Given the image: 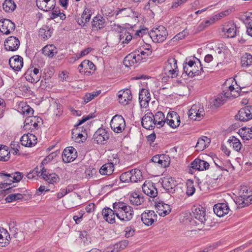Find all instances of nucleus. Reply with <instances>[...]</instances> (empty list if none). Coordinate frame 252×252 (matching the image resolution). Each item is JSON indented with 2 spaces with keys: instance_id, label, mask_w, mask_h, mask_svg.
<instances>
[{
  "instance_id": "1",
  "label": "nucleus",
  "mask_w": 252,
  "mask_h": 252,
  "mask_svg": "<svg viewBox=\"0 0 252 252\" xmlns=\"http://www.w3.org/2000/svg\"><path fill=\"white\" fill-rule=\"evenodd\" d=\"M1 177L4 179V183H0V189H1L0 192L1 193L8 195L5 200L7 202H12L22 198L23 195L19 193H12L16 191V189H14V187H10L12 183L19 182L23 177V174L20 172H15L12 173H1L0 174Z\"/></svg>"
},
{
  "instance_id": "2",
  "label": "nucleus",
  "mask_w": 252,
  "mask_h": 252,
  "mask_svg": "<svg viewBox=\"0 0 252 252\" xmlns=\"http://www.w3.org/2000/svg\"><path fill=\"white\" fill-rule=\"evenodd\" d=\"M203 71L200 61L196 58H186L183 63V73L190 77L201 74Z\"/></svg>"
},
{
  "instance_id": "3",
  "label": "nucleus",
  "mask_w": 252,
  "mask_h": 252,
  "mask_svg": "<svg viewBox=\"0 0 252 252\" xmlns=\"http://www.w3.org/2000/svg\"><path fill=\"white\" fill-rule=\"evenodd\" d=\"M113 208L117 213V218L121 221H128L133 216V208L123 202H116L113 203Z\"/></svg>"
},
{
  "instance_id": "4",
  "label": "nucleus",
  "mask_w": 252,
  "mask_h": 252,
  "mask_svg": "<svg viewBox=\"0 0 252 252\" xmlns=\"http://www.w3.org/2000/svg\"><path fill=\"white\" fill-rule=\"evenodd\" d=\"M192 213L194 218L196 220H194V223L198 226L199 230L202 229L205 225L209 226L207 222V216L206 215L205 210L202 207H194Z\"/></svg>"
},
{
  "instance_id": "5",
  "label": "nucleus",
  "mask_w": 252,
  "mask_h": 252,
  "mask_svg": "<svg viewBox=\"0 0 252 252\" xmlns=\"http://www.w3.org/2000/svg\"><path fill=\"white\" fill-rule=\"evenodd\" d=\"M149 35L154 42L160 43L166 39L168 32L164 27L159 26L158 28L152 30Z\"/></svg>"
},
{
  "instance_id": "6",
  "label": "nucleus",
  "mask_w": 252,
  "mask_h": 252,
  "mask_svg": "<svg viewBox=\"0 0 252 252\" xmlns=\"http://www.w3.org/2000/svg\"><path fill=\"white\" fill-rule=\"evenodd\" d=\"M164 73L166 75L171 78H175L178 75V69L177 61L173 57L169 58L165 63L164 68Z\"/></svg>"
},
{
  "instance_id": "7",
  "label": "nucleus",
  "mask_w": 252,
  "mask_h": 252,
  "mask_svg": "<svg viewBox=\"0 0 252 252\" xmlns=\"http://www.w3.org/2000/svg\"><path fill=\"white\" fill-rule=\"evenodd\" d=\"M110 126L115 132L121 133L126 126L124 118L120 115L114 116L110 122Z\"/></svg>"
},
{
  "instance_id": "8",
  "label": "nucleus",
  "mask_w": 252,
  "mask_h": 252,
  "mask_svg": "<svg viewBox=\"0 0 252 252\" xmlns=\"http://www.w3.org/2000/svg\"><path fill=\"white\" fill-rule=\"evenodd\" d=\"M34 60V63L32 64V68H34L33 72L36 77L35 78L32 77V83H36L40 79L41 73H39V70L44 66L45 63L43 59L41 57H39L37 54H35Z\"/></svg>"
},
{
  "instance_id": "9",
  "label": "nucleus",
  "mask_w": 252,
  "mask_h": 252,
  "mask_svg": "<svg viewBox=\"0 0 252 252\" xmlns=\"http://www.w3.org/2000/svg\"><path fill=\"white\" fill-rule=\"evenodd\" d=\"M163 187L170 193H174L181 189L180 185H178L176 181L172 177L164 179Z\"/></svg>"
},
{
  "instance_id": "10",
  "label": "nucleus",
  "mask_w": 252,
  "mask_h": 252,
  "mask_svg": "<svg viewBox=\"0 0 252 252\" xmlns=\"http://www.w3.org/2000/svg\"><path fill=\"white\" fill-rule=\"evenodd\" d=\"M42 178L50 184L54 185L60 181L59 175L55 173H50L47 169L42 167L41 169Z\"/></svg>"
},
{
  "instance_id": "11",
  "label": "nucleus",
  "mask_w": 252,
  "mask_h": 252,
  "mask_svg": "<svg viewBox=\"0 0 252 252\" xmlns=\"http://www.w3.org/2000/svg\"><path fill=\"white\" fill-rule=\"evenodd\" d=\"M109 134L103 128H98L94 133L93 138L97 144H105L109 139Z\"/></svg>"
},
{
  "instance_id": "12",
  "label": "nucleus",
  "mask_w": 252,
  "mask_h": 252,
  "mask_svg": "<svg viewBox=\"0 0 252 252\" xmlns=\"http://www.w3.org/2000/svg\"><path fill=\"white\" fill-rule=\"evenodd\" d=\"M157 218V214L153 210H146L141 214V220L147 226H151Z\"/></svg>"
},
{
  "instance_id": "13",
  "label": "nucleus",
  "mask_w": 252,
  "mask_h": 252,
  "mask_svg": "<svg viewBox=\"0 0 252 252\" xmlns=\"http://www.w3.org/2000/svg\"><path fill=\"white\" fill-rule=\"evenodd\" d=\"M151 99V94L149 90L142 89L139 91V102L141 108H147L149 106Z\"/></svg>"
},
{
  "instance_id": "14",
  "label": "nucleus",
  "mask_w": 252,
  "mask_h": 252,
  "mask_svg": "<svg viewBox=\"0 0 252 252\" xmlns=\"http://www.w3.org/2000/svg\"><path fill=\"white\" fill-rule=\"evenodd\" d=\"M149 45L142 46L133 51L137 58V60L139 61L146 59L148 57L152 54V50L150 49Z\"/></svg>"
},
{
  "instance_id": "15",
  "label": "nucleus",
  "mask_w": 252,
  "mask_h": 252,
  "mask_svg": "<svg viewBox=\"0 0 252 252\" xmlns=\"http://www.w3.org/2000/svg\"><path fill=\"white\" fill-rule=\"evenodd\" d=\"M142 190L147 196L155 198L158 195V191L155 184L151 182L146 181L142 186Z\"/></svg>"
},
{
  "instance_id": "16",
  "label": "nucleus",
  "mask_w": 252,
  "mask_h": 252,
  "mask_svg": "<svg viewBox=\"0 0 252 252\" xmlns=\"http://www.w3.org/2000/svg\"><path fill=\"white\" fill-rule=\"evenodd\" d=\"M76 150L73 147H68L64 149L62 154L64 162L68 163L73 161L77 158Z\"/></svg>"
},
{
  "instance_id": "17",
  "label": "nucleus",
  "mask_w": 252,
  "mask_h": 252,
  "mask_svg": "<svg viewBox=\"0 0 252 252\" xmlns=\"http://www.w3.org/2000/svg\"><path fill=\"white\" fill-rule=\"evenodd\" d=\"M204 114L203 108H200L199 105L194 104L192 106L189 112V117L193 120H199L202 119Z\"/></svg>"
},
{
  "instance_id": "18",
  "label": "nucleus",
  "mask_w": 252,
  "mask_h": 252,
  "mask_svg": "<svg viewBox=\"0 0 252 252\" xmlns=\"http://www.w3.org/2000/svg\"><path fill=\"white\" fill-rule=\"evenodd\" d=\"M237 118L242 122L248 121L252 119V106L249 105L241 108L236 116Z\"/></svg>"
},
{
  "instance_id": "19",
  "label": "nucleus",
  "mask_w": 252,
  "mask_h": 252,
  "mask_svg": "<svg viewBox=\"0 0 252 252\" xmlns=\"http://www.w3.org/2000/svg\"><path fill=\"white\" fill-rule=\"evenodd\" d=\"M221 31L228 38H233L236 35V25L231 22H227L223 25L221 28Z\"/></svg>"
},
{
  "instance_id": "20",
  "label": "nucleus",
  "mask_w": 252,
  "mask_h": 252,
  "mask_svg": "<svg viewBox=\"0 0 252 252\" xmlns=\"http://www.w3.org/2000/svg\"><path fill=\"white\" fill-rule=\"evenodd\" d=\"M36 5L40 10L49 11L53 9L56 6V0H36Z\"/></svg>"
},
{
  "instance_id": "21",
  "label": "nucleus",
  "mask_w": 252,
  "mask_h": 252,
  "mask_svg": "<svg viewBox=\"0 0 252 252\" xmlns=\"http://www.w3.org/2000/svg\"><path fill=\"white\" fill-rule=\"evenodd\" d=\"M4 45L6 50L15 51L19 47L20 41L18 38L15 36H9L4 41Z\"/></svg>"
},
{
  "instance_id": "22",
  "label": "nucleus",
  "mask_w": 252,
  "mask_h": 252,
  "mask_svg": "<svg viewBox=\"0 0 252 252\" xmlns=\"http://www.w3.org/2000/svg\"><path fill=\"white\" fill-rule=\"evenodd\" d=\"M104 220L110 224H113L116 222L115 217H117V212L115 210L108 208H104L101 212Z\"/></svg>"
},
{
  "instance_id": "23",
  "label": "nucleus",
  "mask_w": 252,
  "mask_h": 252,
  "mask_svg": "<svg viewBox=\"0 0 252 252\" xmlns=\"http://www.w3.org/2000/svg\"><path fill=\"white\" fill-rule=\"evenodd\" d=\"M15 25L9 19H4L0 20V31L5 34H8L14 31Z\"/></svg>"
},
{
  "instance_id": "24",
  "label": "nucleus",
  "mask_w": 252,
  "mask_h": 252,
  "mask_svg": "<svg viewBox=\"0 0 252 252\" xmlns=\"http://www.w3.org/2000/svg\"><path fill=\"white\" fill-rule=\"evenodd\" d=\"M153 114L148 112L144 115L141 120L142 126L145 129L149 130L154 129L156 126L154 121L153 119Z\"/></svg>"
},
{
  "instance_id": "25",
  "label": "nucleus",
  "mask_w": 252,
  "mask_h": 252,
  "mask_svg": "<svg viewBox=\"0 0 252 252\" xmlns=\"http://www.w3.org/2000/svg\"><path fill=\"white\" fill-rule=\"evenodd\" d=\"M165 123L172 128H175L180 125V116L174 111L169 112L167 115Z\"/></svg>"
},
{
  "instance_id": "26",
  "label": "nucleus",
  "mask_w": 252,
  "mask_h": 252,
  "mask_svg": "<svg viewBox=\"0 0 252 252\" xmlns=\"http://www.w3.org/2000/svg\"><path fill=\"white\" fill-rule=\"evenodd\" d=\"M213 210L214 213L219 217L227 215L230 210L228 203L226 201L215 204Z\"/></svg>"
},
{
  "instance_id": "27",
  "label": "nucleus",
  "mask_w": 252,
  "mask_h": 252,
  "mask_svg": "<svg viewBox=\"0 0 252 252\" xmlns=\"http://www.w3.org/2000/svg\"><path fill=\"white\" fill-rule=\"evenodd\" d=\"M93 10L91 8L86 7L81 15L76 19V22L81 26L84 27L86 24L88 23L91 19V16L93 14Z\"/></svg>"
},
{
  "instance_id": "28",
  "label": "nucleus",
  "mask_w": 252,
  "mask_h": 252,
  "mask_svg": "<svg viewBox=\"0 0 252 252\" xmlns=\"http://www.w3.org/2000/svg\"><path fill=\"white\" fill-rule=\"evenodd\" d=\"M155 207L158 210V212L161 216H165L169 214L171 208L168 204L164 203L162 201H158V198L156 199Z\"/></svg>"
},
{
  "instance_id": "29",
  "label": "nucleus",
  "mask_w": 252,
  "mask_h": 252,
  "mask_svg": "<svg viewBox=\"0 0 252 252\" xmlns=\"http://www.w3.org/2000/svg\"><path fill=\"white\" fill-rule=\"evenodd\" d=\"M210 166L209 163L199 158H195L191 163L190 167L198 171L206 170Z\"/></svg>"
},
{
  "instance_id": "30",
  "label": "nucleus",
  "mask_w": 252,
  "mask_h": 252,
  "mask_svg": "<svg viewBox=\"0 0 252 252\" xmlns=\"http://www.w3.org/2000/svg\"><path fill=\"white\" fill-rule=\"evenodd\" d=\"M116 18L134 16V11L130 7L118 8L113 13Z\"/></svg>"
},
{
  "instance_id": "31",
  "label": "nucleus",
  "mask_w": 252,
  "mask_h": 252,
  "mask_svg": "<svg viewBox=\"0 0 252 252\" xmlns=\"http://www.w3.org/2000/svg\"><path fill=\"white\" fill-rule=\"evenodd\" d=\"M10 67L14 70H20L23 65V58L18 56H14L9 60Z\"/></svg>"
},
{
  "instance_id": "32",
  "label": "nucleus",
  "mask_w": 252,
  "mask_h": 252,
  "mask_svg": "<svg viewBox=\"0 0 252 252\" xmlns=\"http://www.w3.org/2000/svg\"><path fill=\"white\" fill-rule=\"evenodd\" d=\"M153 119L157 128H158L162 127L166 121L165 116L161 111H158L155 115L153 114Z\"/></svg>"
},
{
  "instance_id": "33",
  "label": "nucleus",
  "mask_w": 252,
  "mask_h": 252,
  "mask_svg": "<svg viewBox=\"0 0 252 252\" xmlns=\"http://www.w3.org/2000/svg\"><path fill=\"white\" fill-rule=\"evenodd\" d=\"M131 93L130 90L127 89L124 91L122 94H119V100L120 103L126 105L132 99Z\"/></svg>"
},
{
  "instance_id": "34",
  "label": "nucleus",
  "mask_w": 252,
  "mask_h": 252,
  "mask_svg": "<svg viewBox=\"0 0 252 252\" xmlns=\"http://www.w3.org/2000/svg\"><path fill=\"white\" fill-rule=\"evenodd\" d=\"M239 208H243L252 204V194H245L241 196L237 201Z\"/></svg>"
},
{
  "instance_id": "35",
  "label": "nucleus",
  "mask_w": 252,
  "mask_h": 252,
  "mask_svg": "<svg viewBox=\"0 0 252 252\" xmlns=\"http://www.w3.org/2000/svg\"><path fill=\"white\" fill-rule=\"evenodd\" d=\"M10 240V235L7 231L0 227V247H4L9 244Z\"/></svg>"
},
{
  "instance_id": "36",
  "label": "nucleus",
  "mask_w": 252,
  "mask_h": 252,
  "mask_svg": "<svg viewBox=\"0 0 252 252\" xmlns=\"http://www.w3.org/2000/svg\"><path fill=\"white\" fill-rule=\"evenodd\" d=\"M211 140L206 136H203L198 139L195 147L197 151H202L206 147H208Z\"/></svg>"
},
{
  "instance_id": "37",
  "label": "nucleus",
  "mask_w": 252,
  "mask_h": 252,
  "mask_svg": "<svg viewBox=\"0 0 252 252\" xmlns=\"http://www.w3.org/2000/svg\"><path fill=\"white\" fill-rule=\"evenodd\" d=\"M42 53L50 58H52L57 53V48L53 44L47 45L42 49Z\"/></svg>"
},
{
  "instance_id": "38",
  "label": "nucleus",
  "mask_w": 252,
  "mask_h": 252,
  "mask_svg": "<svg viewBox=\"0 0 252 252\" xmlns=\"http://www.w3.org/2000/svg\"><path fill=\"white\" fill-rule=\"evenodd\" d=\"M80 128H81V131L83 132V127H77L76 129H73L72 131V137L74 138L75 142L80 143V142H83L86 139V136L84 135V134L80 133Z\"/></svg>"
},
{
  "instance_id": "39",
  "label": "nucleus",
  "mask_w": 252,
  "mask_h": 252,
  "mask_svg": "<svg viewBox=\"0 0 252 252\" xmlns=\"http://www.w3.org/2000/svg\"><path fill=\"white\" fill-rule=\"evenodd\" d=\"M53 29L48 26H45L39 30V36L44 40H47L51 37Z\"/></svg>"
},
{
  "instance_id": "40",
  "label": "nucleus",
  "mask_w": 252,
  "mask_h": 252,
  "mask_svg": "<svg viewBox=\"0 0 252 252\" xmlns=\"http://www.w3.org/2000/svg\"><path fill=\"white\" fill-rule=\"evenodd\" d=\"M114 170V164L112 162H108L103 165L99 169V173L103 175H110Z\"/></svg>"
},
{
  "instance_id": "41",
  "label": "nucleus",
  "mask_w": 252,
  "mask_h": 252,
  "mask_svg": "<svg viewBox=\"0 0 252 252\" xmlns=\"http://www.w3.org/2000/svg\"><path fill=\"white\" fill-rule=\"evenodd\" d=\"M230 147H232L235 151L239 152L242 148V144L240 140L234 136L229 138L227 140Z\"/></svg>"
},
{
  "instance_id": "42",
  "label": "nucleus",
  "mask_w": 252,
  "mask_h": 252,
  "mask_svg": "<svg viewBox=\"0 0 252 252\" xmlns=\"http://www.w3.org/2000/svg\"><path fill=\"white\" fill-rule=\"evenodd\" d=\"M241 64L243 67L252 66V55L249 53H245L241 58Z\"/></svg>"
},
{
  "instance_id": "43",
  "label": "nucleus",
  "mask_w": 252,
  "mask_h": 252,
  "mask_svg": "<svg viewBox=\"0 0 252 252\" xmlns=\"http://www.w3.org/2000/svg\"><path fill=\"white\" fill-rule=\"evenodd\" d=\"M139 62L137 60V58L133 52L127 55L124 59V64L126 67H129L133 65L135 63Z\"/></svg>"
},
{
  "instance_id": "44",
  "label": "nucleus",
  "mask_w": 252,
  "mask_h": 252,
  "mask_svg": "<svg viewBox=\"0 0 252 252\" xmlns=\"http://www.w3.org/2000/svg\"><path fill=\"white\" fill-rule=\"evenodd\" d=\"M105 19L101 16L94 17L92 21V28L100 29L104 27Z\"/></svg>"
},
{
  "instance_id": "45",
  "label": "nucleus",
  "mask_w": 252,
  "mask_h": 252,
  "mask_svg": "<svg viewBox=\"0 0 252 252\" xmlns=\"http://www.w3.org/2000/svg\"><path fill=\"white\" fill-rule=\"evenodd\" d=\"M130 201L134 205H140L144 201V198L140 194L134 192L130 196Z\"/></svg>"
},
{
  "instance_id": "46",
  "label": "nucleus",
  "mask_w": 252,
  "mask_h": 252,
  "mask_svg": "<svg viewBox=\"0 0 252 252\" xmlns=\"http://www.w3.org/2000/svg\"><path fill=\"white\" fill-rule=\"evenodd\" d=\"M10 154L7 147L0 145V161H6L10 158Z\"/></svg>"
},
{
  "instance_id": "47",
  "label": "nucleus",
  "mask_w": 252,
  "mask_h": 252,
  "mask_svg": "<svg viewBox=\"0 0 252 252\" xmlns=\"http://www.w3.org/2000/svg\"><path fill=\"white\" fill-rule=\"evenodd\" d=\"M131 174V183H136L140 181L142 179V172L140 170L138 169H133L130 170Z\"/></svg>"
},
{
  "instance_id": "48",
  "label": "nucleus",
  "mask_w": 252,
  "mask_h": 252,
  "mask_svg": "<svg viewBox=\"0 0 252 252\" xmlns=\"http://www.w3.org/2000/svg\"><path fill=\"white\" fill-rule=\"evenodd\" d=\"M3 9L6 12L13 11L16 8V4L12 0H5L2 4Z\"/></svg>"
},
{
  "instance_id": "49",
  "label": "nucleus",
  "mask_w": 252,
  "mask_h": 252,
  "mask_svg": "<svg viewBox=\"0 0 252 252\" xmlns=\"http://www.w3.org/2000/svg\"><path fill=\"white\" fill-rule=\"evenodd\" d=\"M32 134L29 132L27 134H24L20 139L22 145L28 147H32V140L30 138Z\"/></svg>"
},
{
  "instance_id": "50",
  "label": "nucleus",
  "mask_w": 252,
  "mask_h": 252,
  "mask_svg": "<svg viewBox=\"0 0 252 252\" xmlns=\"http://www.w3.org/2000/svg\"><path fill=\"white\" fill-rule=\"evenodd\" d=\"M216 20L214 16L211 18L210 19L206 20L201 22L197 27L198 31H201L204 30L206 28L213 24L216 22Z\"/></svg>"
},
{
  "instance_id": "51",
  "label": "nucleus",
  "mask_w": 252,
  "mask_h": 252,
  "mask_svg": "<svg viewBox=\"0 0 252 252\" xmlns=\"http://www.w3.org/2000/svg\"><path fill=\"white\" fill-rule=\"evenodd\" d=\"M54 109V114L56 116H60L62 113V106L60 103H57L56 101H53L50 105L49 110H51Z\"/></svg>"
},
{
  "instance_id": "52",
  "label": "nucleus",
  "mask_w": 252,
  "mask_h": 252,
  "mask_svg": "<svg viewBox=\"0 0 252 252\" xmlns=\"http://www.w3.org/2000/svg\"><path fill=\"white\" fill-rule=\"evenodd\" d=\"M160 160L159 165L161 167H167L170 164V158L167 155H160Z\"/></svg>"
},
{
  "instance_id": "53",
  "label": "nucleus",
  "mask_w": 252,
  "mask_h": 252,
  "mask_svg": "<svg viewBox=\"0 0 252 252\" xmlns=\"http://www.w3.org/2000/svg\"><path fill=\"white\" fill-rule=\"evenodd\" d=\"M84 66V73H85L86 72H87L88 69H90V70H95V65L93 63V62H92L89 60H85L83 61L81 63L80 66Z\"/></svg>"
},
{
  "instance_id": "54",
  "label": "nucleus",
  "mask_w": 252,
  "mask_h": 252,
  "mask_svg": "<svg viewBox=\"0 0 252 252\" xmlns=\"http://www.w3.org/2000/svg\"><path fill=\"white\" fill-rule=\"evenodd\" d=\"M120 37L122 43H128L132 39V36L128 32H125L120 35Z\"/></svg>"
},
{
  "instance_id": "55",
  "label": "nucleus",
  "mask_w": 252,
  "mask_h": 252,
  "mask_svg": "<svg viewBox=\"0 0 252 252\" xmlns=\"http://www.w3.org/2000/svg\"><path fill=\"white\" fill-rule=\"evenodd\" d=\"M130 170L122 173L120 176V180L123 183H129L131 181Z\"/></svg>"
},
{
  "instance_id": "56",
  "label": "nucleus",
  "mask_w": 252,
  "mask_h": 252,
  "mask_svg": "<svg viewBox=\"0 0 252 252\" xmlns=\"http://www.w3.org/2000/svg\"><path fill=\"white\" fill-rule=\"evenodd\" d=\"M125 236L126 238L133 237L135 233V229L132 226H127L124 230Z\"/></svg>"
},
{
  "instance_id": "57",
  "label": "nucleus",
  "mask_w": 252,
  "mask_h": 252,
  "mask_svg": "<svg viewBox=\"0 0 252 252\" xmlns=\"http://www.w3.org/2000/svg\"><path fill=\"white\" fill-rule=\"evenodd\" d=\"M187 186L186 193L187 195L189 196L192 195L195 191V189L193 185V183L192 182L187 183Z\"/></svg>"
},
{
  "instance_id": "58",
  "label": "nucleus",
  "mask_w": 252,
  "mask_h": 252,
  "mask_svg": "<svg viewBox=\"0 0 252 252\" xmlns=\"http://www.w3.org/2000/svg\"><path fill=\"white\" fill-rule=\"evenodd\" d=\"M100 94V91H98L97 92H93L91 94H86L84 97V101L86 102H88L90 101L91 100L94 99L95 97L97 96Z\"/></svg>"
},
{
  "instance_id": "59",
  "label": "nucleus",
  "mask_w": 252,
  "mask_h": 252,
  "mask_svg": "<svg viewBox=\"0 0 252 252\" xmlns=\"http://www.w3.org/2000/svg\"><path fill=\"white\" fill-rule=\"evenodd\" d=\"M244 22L247 25L248 34L252 37V20L247 17Z\"/></svg>"
},
{
  "instance_id": "60",
  "label": "nucleus",
  "mask_w": 252,
  "mask_h": 252,
  "mask_svg": "<svg viewBox=\"0 0 252 252\" xmlns=\"http://www.w3.org/2000/svg\"><path fill=\"white\" fill-rule=\"evenodd\" d=\"M224 99H223L222 95H219L215 99L213 102V105L216 107H219L220 105L224 104Z\"/></svg>"
},
{
  "instance_id": "61",
  "label": "nucleus",
  "mask_w": 252,
  "mask_h": 252,
  "mask_svg": "<svg viewBox=\"0 0 252 252\" xmlns=\"http://www.w3.org/2000/svg\"><path fill=\"white\" fill-rule=\"evenodd\" d=\"M129 242L127 240H122L115 245V247L117 249H124L128 244Z\"/></svg>"
},
{
  "instance_id": "62",
  "label": "nucleus",
  "mask_w": 252,
  "mask_h": 252,
  "mask_svg": "<svg viewBox=\"0 0 252 252\" xmlns=\"http://www.w3.org/2000/svg\"><path fill=\"white\" fill-rule=\"evenodd\" d=\"M92 115L90 116V115L88 116H84L82 117V118L81 120H78V123L75 124L74 125L75 127H78V126L80 125H81L82 124L86 122L87 121L90 120V119L92 118Z\"/></svg>"
},
{
  "instance_id": "63",
  "label": "nucleus",
  "mask_w": 252,
  "mask_h": 252,
  "mask_svg": "<svg viewBox=\"0 0 252 252\" xmlns=\"http://www.w3.org/2000/svg\"><path fill=\"white\" fill-rule=\"evenodd\" d=\"M50 191V189L46 188L44 186H40V187L36 190L34 195H40L43 192H47Z\"/></svg>"
},
{
  "instance_id": "64",
  "label": "nucleus",
  "mask_w": 252,
  "mask_h": 252,
  "mask_svg": "<svg viewBox=\"0 0 252 252\" xmlns=\"http://www.w3.org/2000/svg\"><path fill=\"white\" fill-rule=\"evenodd\" d=\"M33 117L34 120L32 119V122H34V124L32 125V126L35 129H38L39 128V125L42 124V119L39 117Z\"/></svg>"
}]
</instances>
